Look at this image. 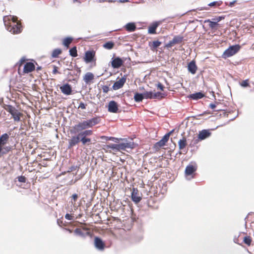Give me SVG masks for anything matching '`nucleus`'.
Instances as JSON below:
<instances>
[{
    "label": "nucleus",
    "mask_w": 254,
    "mask_h": 254,
    "mask_svg": "<svg viewBox=\"0 0 254 254\" xmlns=\"http://www.w3.org/2000/svg\"><path fill=\"white\" fill-rule=\"evenodd\" d=\"M115 138L113 137H110L109 138V140H114Z\"/></svg>",
    "instance_id": "bf43d9fd"
},
{
    "label": "nucleus",
    "mask_w": 254,
    "mask_h": 254,
    "mask_svg": "<svg viewBox=\"0 0 254 254\" xmlns=\"http://www.w3.org/2000/svg\"><path fill=\"white\" fill-rule=\"evenodd\" d=\"M108 1L109 2H112V0H109Z\"/></svg>",
    "instance_id": "69168bd1"
},
{
    "label": "nucleus",
    "mask_w": 254,
    "mask_h": 254,
    "mask_svg": "<svg viewBox=\"0 0 254 254\" xmlns=\"http://www.w3.org/2000/svg\"><path fill=\"white\" fill-rule=\"evenodd\" d=\"M125 28L128 32H133L136 29V26L134 23H128L126 24Z\"/></svg>",
    "instance_id": "cd10ccee"
},
{
    "label": "nucleus",
    "mask_w": 254,
    "mask_h": 254,
    "mask_svg": "<svg viewBox=\"0 0 254 254\" xmlns=\"http://www.w3.org/2000/svg\"><path fill=\"white\" fill-rule=\"evenodd\" d=\"M91 139L87 137L86 136L83 138H82L80 139V141L81 142L83 145H85L86 143H90L91 142Z\"/></svg>",
    "instance_id": "58836bf2"
},
{
    "label": "nucleus",
    "mask_w": 254,
    "mask_h": 254,
    "mask_svg": "<svg viewBox=\"0 0 254 254\" xmlns=\"http://www.w3.org/2000/svg\"><path fill=\"white\" fill-rule=\"evenodd\" d=\"M79 72H80L81 70L79 68H77Z\"/></svg>",
    "instance_id": "680f3d73"
},
{
    "label": "nucleus",
    "mask_w": 254,
    "mask_h": 254,
    "mask_svg": "<svg viewBox=\"0 0 254 254\" xmlns=\"http://www.w3.org/2000/svg\"><path fill=\"white\" fill-rule=\"evenodd\" d=\"M114 46V43L112 42H108L105 43L103 47L108 50H110L113 48Z\"/></svg>",
    "instance_id": "e433bc0d"
},
{
    "label": "nucleus",
    "mask_w": 254,
    "mask_h": 254,
    "mask_svg": "<svg viewBox=\"0 0 254 254\" xmlns=\"http://www.w3.org/2000/svg\"><path fill=\"white\" fill-rule=\"evenodd\" d=\"M100 122V119L99 117H95L79 122L77 125H75L73 128L76 132L82 131L86 128L92 127L99 124Z\"/></svg>",
    "instance_id": "f03ea898"
},
{
    "label": "nucleus",
    "mask_w": 254,
    "mask_h": 254,
    "mask_svg": "<svg viewBox=\"0 0 254 254\" xmlns=\"http://www.w3.org/2000/svg\"><path fill=\"white\" fill-rule=\"evenodd\" d=\"M41 69V67H37V70H40Z\"/></svg>",
    "instance_id": "052dcab7"
},
{
    "label": "nucleus",
    "mask_w": 254,
    "mask_h": 254,
    "mask_svg": "<svg viewBox=\"0 0 254 254\" xmlns=\"http://www.w3.org/2000/svg\"><path fill=\"white\" fill-rule=\"evenodd\" d=\"M95 57V52L94 51H87L85 53L84 61L86 63H91L94 61Z\"/></svg>",
    "instance_id": "9b49d317"
},
{
    "label": "nucleus",
    "mask_w": 254,
    "mask_h": 254,
    "mask_svg": "<svg viewBox=\"0 0 254 254\" xmlns=\"http://www.w3.org/2000/svg\"><path fill=\"white\" fill-rule=\"evenodd\" d=\"M116 147L117 148V152L120 151L121 150H125L123 143L116 144Z\"/></svg>",
    "instance_id": "79ce46f5"
},
{
    "label": "nucleus",
    "mask_w": 254,
    "mask_h": 254,
    "mask_svg": "<svg viewBox=\"0 0 254 254\" xmlns=\"http://www.w3.org/2000/svg\"><path fill=\"white\" fill-rule=\"evenodd\" d=\"M172 132L173 131H171L170 132L166 133L160 141L156 142L154 145V148L156 150H158L160 149V148L164 146L169 140L170 136L172 133Z\"/></svg>",
    "instance_id": "423d86ee"
},
{
    "label": "nucleus",
    "mask_w": 254,
    "mask_h": 254,
    "mask_svg": "<svg viewBox=\"0 0 254 254\" xmlns=\"http://www.w3.org/2000/svg\"><path fill=\"white\" fill-rule=\"evenodd\" d=\"M103 92L105 93H107L109 91V87L107 85H104L102 87Z\"/></svg>",
    "instance_id": "49530a36"
},
{
    "label": "nucleus",
    "mask_w": 254,
    "mask_h": 254,
    "mask_svg": "<svg viewBox=\"0 0 254 254\" xmlns=\"http://www.w3.org/2000/svg\"><path fill=\"white\" fill-rule=\"evenodd\" d=\"M197 165L195 163H191L189 164L186 168L185 175L190 176L193 174L197 170Z\"/></svg>",
    "instance_id": "9d476101"
},
{
    "label": "nucleus",
    "mask_w": 254,
    "mask_h": 254,
    "mask_svg": "<svg viewBox=\"0 0 254 254\" xmlns=\"http://www.w3.org/2000/svg\"><path fill=\"white\" fill-rule=\"evenodd\" d=\"M223 3V2L221 0L219 1H213L209 4H208V5L211 7H218L220 5H221Z\"/></svg>",
    "instance_id": "c9c22d12"
},
{
    "label": "nucleus",
    "mask_w": 254,
    "mask_h": 254,
    "mask_svg": "<svg viewBox=\"0 0 254 254\" xmlns=\"http://www.w3.org/2000/svg\"><path fill=\"white\" fill-rule=\"evenodd\" d=\"M18 181L21 183H25L26 182V178L24 176L19 177Z\"/></svg>",
    "instance_id": "09e8293b"
},
{
    "label": "nucleus",
    "mask_w": 254,
    "mask_h": 254,
    "mask_svg": "<svg viewBox=\"0 0 254 254\" xmlns=\"http://www.w3.org/2000/svg\"><path fill=\"white\" fill-rule=\"evenodd\" d=\"M26 60L24 58H22L20 60V64H19V66H21L22 64L25 62Z\"/></svg>",
    "instance_id": "864d4df0"
},
{
    "label": "nucleus",
    "mask_w": 254,
    "mask_h": 254,
    "mask_svg": "<svg viewBox=\"0 0 254 254\" xmlns=\"http://www.w3.org/2000/svg\"><path fill=\"white\" fill-rule=\"evenodd\" d=\"M68 231H69V232L70 233H71V232H72V231H71L70 230H69V229H68Z\"/></svg>",
    "instance_id": "0e129e2a"
},
{
    "label": "nucleus",
    "mask_w": 254,
    "mask_h": 254,
    "mask_svg": "<svg viewBox=\"0 0 254 254\" xmlns=\"http://www.w3.org/2000/svg\"><path fill=\"white\" fill-rule=\"evenodd\" d=\"M124 61L119 57H117L112 60L111 61V65L114 68H119L121 67L123 64Z\"/></svg>",
    "instance_id": "4468645a"
},
{
    "label": "nucleus",
    "mask_w": 254,
    "mask_h": 254,
    "mask_svg": "<svg viewBox=\"0 0 254 254\" xmlns=\"http://www.w3.org/2000/svg\"><path fill=\"white\" fill-rule=\"evenodd\" d=\"M3 21L7 31L13 34H18L22 31V26L20 21L18 20L16 16L6 15L3 16Z\"/></svg>",
    "instance_id": "f257e3e1"
},
{
    "label": "nucleus",
    "mask_w": 254,
    "mask_h": 254,
    "mask_svg": "<svg viewBox=\"0 0 254 254\" xmlns=\"http://www.w3.org/2000/svg\"><path fill=\"white\" fill-rule=\"evenodd\" d=\"M205 23H209V27L212 29H216V26L219 25V24H216V22H214L210 19L205 20Z\"/></svg>",
    "instance_id": "c756f323"
},
{
    "label": "nucleus",
    "mask_w": 254,
    "mask_h": 254,
    "mask_svg": "<svg viewBox=\"0 0 254 254\" xmlns=\"http://www.w3.org/2000/svg\"><path fill=\"white\" fill-rule=\"evenodd\" d=\"M62 53V50L60 49H55L52 54V56L53 58L58 57Z\"/></svg>",
    "instance_id": "4c0bfd02"
},
{
    "label": "nucleus",
    "mask_w": 254,
    "mask_h": 254,
    "mask_svg": "<svg viewBox=\"0 0 254 254\" xmlns=\"http://www.w3.org/2000/svg\"><path fill=\"white\" fill-rule=\"evenodd\" d=\"M126 79V76H124L116 81L113 85V89L116 90L121 88L125 84Z\"/></svg>",
    "instance_id": "ddd939ff"
},
{
    "label": "nucleus",
    "mask_w": 254,
    "mask_h": 254,
    "mask_svg": "<svg viewBox=\"0 0 254 254\" xmlns=\"http://www.w3.org/2000/svg\"><path fill=\"white\" fill-rule=\"evenodd\" d=\"M9 138L7 133L2 134L0 137V157L4 154H6L12 149L10 146H5Z\"/></svg>",
    "instance_id": "7ed1b4c3"
},
{
    "label": "nucleus",
    "mask_w": 254,
    "mask_h": 254,
    "mask_svg": "<svg viewBox=\"0 0 254 254\" xmlns=\"http://www.w3.org/2000/svg\"><path fill=\"white\" fill-rule=\"evenodd\" d=\"M35 69V66L33 63H26L23 67V73H28L34 71Z\"/></svg>",
    "instance_id": "a211bd4d"
},
{
    "label": "nucleus",
    "mask_w": 254,
    "mask_h": 254,
    "mask_svg": "<svg viewBox=\"0 0 254 254\" xmlns=\"http://www.w3.org/2000/svg\"><path fill=\"white\" fill-rule=\"evenodd\" d=\"M144 97L145 99H162L163 98L162 94L161 92H153L152 91H145L144 92Z\"/></svg>",
    "instance_id": "0eeeda50"
},
{
    "label": "nucleus",
    "mask_w": 254,
    "mask_h": 254,
    "mask_svg": "<svg viewBox=\"0 0 254 254\" xmlns=\"http://www.w3.org/2000/svg\"><path fill=\"white\" fill-rule=\"evenodd\" d=\"M72 168H74V170H75V169L74 167H72Z\"/></svg>",
    "instance_id": "338daca9"
},
{
    "label": "nucleus",
    "mask_w": 254,
    "mask_h": 254,
    "mask_svg": "<svg viewBox=\"0 0 254 254\" xmlns=\"http://www.w3.org/2000/svg\"><path fill=\"white\" fill-rule=\"evenodd\" d=\"M105 1H107V0H98V2H105Z\"/></svg>",
    "instance_id": "13d9d810"
},
{
    "label": "nucleus",
    "mask_w": 254,
    "mask_h": 254,
    "mask_svg": "<svg viewBox=\"0 0 254 254\" xmlns=\"http://www.w3.org/2000/svg\"><path fill=\"white\" fill-rule=\"evenodd\" d=\"M86 105L84 103L80 102L79 104V105L78 106V108H80L81 109H86Z\"/></svg>",
    "instance_id": "8fccbe9b"
},
{
    "label": "nucleus",
    "mask_w": 254,
    "mask_h": 254,
    "mask_svg": "<svg viewBox=\"0 0 254 254\" xmlns=\"http://www.w3.org/2000/svg\"><path fill=\"white\" fill-rule=\"evenodd\" d=\"M144 98V93L143 94L136 93L134 96V100L137 102H139L142 101Z\"/></svg>",
    "instance_id": "c85d7f7f"
},
{
    "label": "nucleus",
    "mask_w": 254,
    "mask_h": 254,
    "mask_svg": "<svg viewBox=\"0 0 254 254\" xmlns=\"http://www.w3.org/2000/svg\"><path fill=\"white\" fill-rule=\"evenodd\" d=\"M69 54L72 57H76L78 55L76 47H74L69 50Z\"/></svg>",
    "instance_id": "f704fd0d"
},
{
    "label": "nucleus",
    "mask_w": 254,
    "mask_h": 254,
    "mask_svg": "<svg viewBox=\"0 0 254 254\" xmlns=\"http://www.w3.org/2000/svg\"><path fill=\"white\" fill-rule=\"evenodd\" d=\"M65 218L67 220H71L73 219V216L71 214L67 213L65 215Z\"/></svg>",
    "instance_id": "de8ad7c7"
},
{
    "label": "nucleus",
    "mask_w": 254,
    "mask_h": 254,
    "mask_svg": "<svg viewBox=\"0 0 254 254\" xmlns=\"http://www.w3.org/2000/svg\"><path fill=\"white\" fill-rule=\"evenodd\" d=\"M73 39L72 38L67 37L64 39L63 44L65 47L68 48L69 45L71 43Z\"/></svg>",
    "instance_id": "7c9ffc66"
},
{
    "label": "nucleus",
    "mask_w": 254,
    "mask_h": 254,
    "mask_svg": "<svg viewBox=\"0 0 254 254\" xmlns=\"http://www.w3.org/2000/svg\"><path fill=\"white\" fill-rule=\"evenodd\" d=\"M78 197L79 195L76 193H74L71 196V203L72 205H74L76 204Z\"/></svg>",
    "instance_id": "473e14b6"
},
{
    "label": "nucleus",
    "mask_w": 254,
    "mask_h": 254,
    "mask_svg": "<svg viewBox=\"0 0 254 254\" xmlns=\"http://www.w3.org/2000/svg\"><path fill=\"white\" fill-rule=\"evenodd\" d=\"M209 107L212 109H214L216 107V105L213 103H211L209 105Z\"/></svg>",
    "instance_id": "6e6d98bb"
},
{
    "label": "nucleus",
    "mask_w": 254,
    "mask_h": 254,
    "mask_svg": "<svg viewBox=\"0 0 254 254\" xmlns=\"http://www.w3.org/2000/svg\"><path fill=\"white\" fill-rule=\"evenodd\" d=\"M224 18V17L222 16H217L213 18L211 21H213L214 22H216V24H218V22Z\"/></svg>",
    "instance_id": "37998d69"
},
{
    "label": "nucleus",
    "mask_w": 254,
    "mask_h": 254,
    "mask_svg": "<svg viewBox=\"0 0 254 254\" xmlns=\"http://www.w3.org/2000/svg\"><path fill=\"white\" fill-rule=\"evenodd\" d=\"M52 67H53V71H52V73L53 74H60L61 72L59 71V68L56 65H52Z\"/></svg>",
    "instance_id": "ea45409f"
},
{
    "label": "nucleus",
    "mask_w": 254,
    "mask_h": 254,
    "mask_svg": "<svg viewBox=\"0 0 254 254\" xmlns=\"http://www.w3.org/2000/svg\"><path fill=\"white\" fill-rule=\"evenodd\" d=\"M211 134V133L209 130L203 129L199 132L198 135L199 138L202 140L210 136Z\"/></svg>",
    "instance_id": "5701e85b"
},
{
    "label": "nucleus",
    "mask_w": 254,
    "mask_h": 254,
    "mask_svg": "<svg viewBox=\"0 0 254 254\" xmlns=\"http://www.w3.org/2000/svg\"><path fill=\"white\" fill-rule=\"evenodd\" d=\"M108 110L110 113H117L119 112L118 104L115 101H111L109 103Z\"/></svg>",
    "instance_id": "2eb2a0df"
},
{
    "label": "nucleus",
    "mask_w": 254,
    "mask_h": 254,
    "mask_svg": "<svg viewBox=\"0 0 254 254\" xmlns=\"http://www.w3.org/2000/svg\"><path fill=\"white\" fill-rule=\"evenodd\" d=\"M178 145L180 150H183L185 148L187 145L186 138L183 137L182 139H180L178 141Z\"/></svg>",
    "instance_id": "393cba45"
},
{
    "label": "nucleus",
    "mask_w": 254,
    "mask_h": 254,
    "mask_svg": "<svg viewBox=\"0 0 254 254\" xmlns=\"http://www.w3.org/2000/svg\"><path fill=\"white\" fill-rule=\"evenodd\" d=\"M160 23L159 22H154L150 25L148 28V33L150 34H156V29L159 25Z\"/></svg>",
    "instance_id": "412c9836"
},
{
    "label": "nucleus",
    "mask_w": 254,
    "mask_h": 254,
    "mask_svg": "<svg viewBox=\"0 0 254 254\" xmlns=\"http://www.w3.org/2000/svg\"><path fill=\"white\" fill-rule=\"evenodd\" d=\"M204 96V94L202 93L201 92H198L190 94V98L193 100H198L202 98Z\"/></svg>",
    "instance_id": "a878e982"
},
{
    "label": "nucleus",
    "mask_w": 254,
    "mask_h": 254,
    "mask_svg": "<svg viewBox=\"0 0 254 254\" xmlns=\"http://www.w3.org/2000/svg\"><path fill=\"white\" fill-rule=\"evenodd\" d=\"M240 84L242 86L244 87H246L250 86L248 79L243 80L240 83Z\"/></svg>",
    "instance_id": "c03bdc74"
},
{
    "label": "nucleus",
    "mask_w": 254,
    "mask_h": 254,
    "mask_svg": "<svg viewBox=\"0 0 254 254\" xmlns=\"http://www.w3.org/2000/svg\"><path fill=\"white\" fill-rule=\"evenodd\" d=\"M236 1L237 0H234L232 2H230L229 6L230 7H233L234 5V4L236 2Z\"/></svg>",
    "instance_id": "5fc2aeb1"
},
{
    "label": "nucleus",
    "mask_w": 254,
    "mask_h": 254,
    "mask_svg": "<svg viewBox=\"0 0 254 254\" xmlns=\"http://www.w3.org/2000/svg\"><path fill=\"white\" fill-rule=\"evenodd\" d=\"M161 44V42L159 41H154L152 42H149V46L152 50H156Z\"/></svg>",
    "instance_id": "bb28decb"
},
{
    "label": "nucleus",
    "mask_w": 254,
    "mask_h": 254,
    "mask_svg": "<svg viewBox=\"0 0 254 254\" xmlns=\"http://www.w3.org/2000/svg\"><path fill=\"white\" fill-rule=\"evenodd\" d=\"M103 149L105 150L106 152L113 153V154H116V153L117 152L116 144L105 145L104 146Z\"/></svg>",
    "instance_id": "aec40b11"
},
{
    "label": "nucleus",
    "mask_w": 254,
    "mask_h": 254,
    "mask_svg": "<svg viewBox=\"0 0 254 254\" xmlns=\"http://www.w3.org/2000/svg\"><path fill=\"white\" fill-rule=\"evenodd\" d=\"M183 40V36L180 35L175 36L174 37L172 40L170 41L169 42L165 45V47L167 48H170L176 44L181 43Z\"/></svg>",
    "instance_id": "6e6552de"
},
{
    "label": "nucleus",
    "mask_w": 254,
    "mask_h": 254,
    "mask_svg": "<svg viewBox=\"0 0 254 254\" xmlns=\"http://www.w3.org/2000/svg\"><path fill=\"white\" fill-rule=\"evenodd\" d=\"M123 144L125 150H126L127 148L132 149L134 147V144L133 142H124Z\"/></svg>",
    "instance_id": "72a5a7b5"
},
{
    "label": "nucleus",
    "mask_w": 254,
    "mask_h": 254,
    "mask_svg": "<svg viewBox=\"0 0 254 254\" xmlns=\"http://www.w3.org/2000/svg\"><path fill=\"white\" fill-rule=\"evenodd\" d=\"M74 233L82 237H85L89 235V230L87 228H76Z\"/></svg>",
    "instance_id": "f3484780"
},
{
    "label": "nucleus",
    "mask_w": 254,
    "mask_h": 254,
    "mask_svg": "<svg viewBox=\"0 0 254 254\" xmlns=\"http://www.w3.org/2000/svg\"><path fill=\"white\" fill-rule=\"evenodd\" d=\"M188 68L189 71L191 73H192V74H195L197 70V66L195 64V62H194L193 61L190 62L188 64Z\"/></svg>",
    "instance_id": "b1692460"
},
{
    "label": "nucleus",
    "mask_w": 254,
    "mask_h": 254,
    "mask_svg": "<svg viewBox=\"0 0 254 254\" xmlns=\"http://www.w3.org/2000/svg\"><path fill=\"white\" fill-rule=\"evenodd\" d=\"M80 140L77 135L72 136L71 139L68 140V148H71L79 143Z\"/></svg>",
    "instance_id": "6ab92c4d"
},
{
    "label": "nucleus",
    "mask_w": 254,
    "mask_h": 254,
    "mask_svg": "<svg viewBox=\"0 0 254 254\" xmlns=\"http://www.w3.org/2000/svg\"><path fill=\"white\" fill-rule=\"evenodd\" d=\"M240 46L239 45L230 46L228 49L226 50L222 55V58L227 59L236 54L240 49Z\"/></svg>",
    "instance_id": "39448f33"
},
{
    "label": "nucleus",
    "mask_w": 254,
    "mask_h": 254,
    "mask_svg": "<svg viewBox=\"0 0 254 254\" xmlns=\"http://www.w3.org/2000/svg\"><path fill=\"white\" fill-rule=\"evenodd\" d=\"M120 2H127L128 1V0H120Z\"/></svg>",
    "instance_id": "4d7b16f0"
},
{
    "label": "nucleus",
    "mask_w": 254,
    "mask_h": 254,
    "mask_svg": "<svg viewBox=\"0 0 254 254\" xmlns=\"http://www.w3.org/2000/svg\"><path fill=\"white\" fill-rule=\"evenodd\" d=\"M94 246L97 249L100 251H103L105 248V243L101 238L97 237L94 238Z\"/></svg>",
    "instance_id": "dca6fc26"
},
{
    "label": "nucleus",
    "mask_w": 254,
    "mask_h": 254,
    "mask_svg": "<svg viewBox=\"0 0 254 254\" xmlns=\"http://www.w3.org/2000/svg\"><path fill=\"white\" fill-rule=\"evenodd\" d=\"M5 109L11 115L15 122L20 121L21 117L23 115L22 113L19 112L18 110L11 105H7Z\"/></svg>",
    "instance_id": "20e7f679"
},
{
    "label": "nucleus",
    "mask_w": 254,
    "mask_h": 254,
    "mask_svg": "<svg viewBox=\"0 0 254 254\" xmlns=\"http://www.w3.org/2000/svg\"><path fill=\"white\" fill-rule=\"evenodd\" d=\"M77 136L79 138L80 140L82 138L85 137L86 136L84 134H83V133L82 131H80L79 132V133L77 134Z\"/></svg>",
    "instance_id": "3c124183"
},
{
    "label": "nucleus",
    "mask_w": 254,
    "mask_h": 254,
    "mask_svg": "<svg viewBox=\"0 0 254 254\" xmlns=\"http://www.w3.org/2000/svg\"><path fill=\"white\" fill-rule=\"evenodd\" d=\"M131 199L135 203H138L141 200V194L139 193L137 188H132L131 190Z\"/></svg>",
    "instance_id": "1a4fd4ad"
},
{
    "label": "nucleus",
    "mask_w": 254,
    "mask_h": 254,
    "mask_svg": "<svg viewBox=\"0 0 254 254\" xmlns=\"http://www.w3.org/2000/svg\"><path fill=\"white\" fill-rule=\"evenodd\" d=\"M243 242L248 246H250L252 242V239L250 236H246L244 237Z\"/></svg>",
    "instance_id": "2f4dec72"
},
{
    "label": "nucleus",
    "mask_w": 254,
    "mask_h": 254,
    "mask_svg": "<svg viewBox=\"0 0 254 254\" xmlns=\"http://www.w3.org/2000/svg\"><path fill=\"white\" fill-rule=\"evenodd\" d=\"M83 133V134L85 135L86 136H89V135H91L93 134V131L92 130H86L85 129L83 131H82Z\"/></svg>",
    "instance_id": "a18cd8bd"
},
{
    "label": "nucleus",
    "mask_w": 254,
    "mask_h": 254,
    "mask_svg": "<svg viewBox=\"0 0 254 254\" xmlns=\"http://www.w3.org/2000/svg\"><path fill=\"white\" fill-rule=\"evenodd\" d=\"M157 87L158 89H160L162 91H163L164 90V87L163 86V85L160 83H159L158 84H157Z\"/></svg>",
    "instance_id": "603ef678"
},
{
    "label": "nucleus",
    "mask_w": 254,
    "mask_h": 254,
    "mask_svg": "<svg viewBox=\"0 0 254 254\" xmlns=\"http://www.w3.org/2000/svg\"><path fill=\"white\" fill-rule=\"evenodd\" d=\"M104 137H106V138H108V137H106V136H102L101 138H103Z\"/></svg>",
    "instance_id": "e2e57ef3"
},
{
    "label": "nucleus",
    "mask_w": 254,
    "mask_h": 254,
    "mask_svg": "<svg viewBox=\"0 0 254 254\" xmlns=\"http://www.w3.org/2000/svg\"><path fill=\"white\" fill-rule=\"evenodd\" d=\"M61 92L65 95H69L72 94V87L68 83H65L60 87Z\"/></svg>",
    "instance_id": "f8f14e48"
},
{
    "label": "nucleus",
    "mask_w": 254,
    "mask_h": 254,
    "mask_svg": "<svg viewBox=\"0 0 254 254\" xmlns=\"http://www.w3.org/2000/svg\"><path fill=\"white\" fill-rule=\"evenodd\" d=\"M94 78V74L90 72H87L83 77V80L87 84H90Z\"/></svg>",
    "instance_id": "4be33fe9"
},
{
    "label": "nucleus",
    "mask_w": 254,
    "mask_h": 254,
    "mask_svg": "<svg viewBox=\"0 0 254 254\" xmlns=\"http://www.w3.org/2000/svg\"><path fill=\"white\" fill-rule=\"evenodd\" d=\"M200 140H201V139H200L199 138V136H198L197 138H194L192 140L191 142L190 145L193 146V145L196 144L197 143H198Z\"/></svg>",
    "instance_id": "a19ab883"
}]
</instances>
